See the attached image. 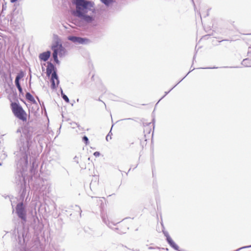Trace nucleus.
Masks as SVG:
<instances>
[{
  "mask_svg": "<svg viewBox=\"0 0 251 251\" xmlns=\"http://www.w3.org/2000/svg\"><path fill=\"white\" fill-rule=\"evenodd\" d=\"M76 6L74 15L86 23H91L94 20L93 16L87 15L86 13L93 7V3L85 0H75Z\"/></svg>",
  "mask_w": 251,
  "mask_h": 251,
  "instance_id": "nucleus-1",
  "label": "nucleus"
},
{
  "mask_svg": "<svg viewBox=\"0 0 251 251\" xmlns=\"http://www.w3.org/2000/svg\"><path fill=\"white\" fill-rule=\"evenodd\" d=\"M10 107L15 117L23 123L27 122L28 115L19 102H12Z\"/></svg>",
  "mask_w": 251,
  "mask_h": 251,
  "instance_id": "nucleus-2",
  "label": "nucleus"
},
{
  "mask_svg": "<svg viewBox=\"0 0 251 251\" xmlns=\"http://www.w3.org/2000/svg\"><path fill=\"white\" fill-rule=\"evenodd\" d=\"M51 49L53 50L52 56L54 61L58 64L59 60L58 59L57 55L62 56L64 55L65 53V50L62 45L61 42L60 40H57L52 45Z\"/></svg>",
  "mask_w": 251,
  "mask_h": 251,
  "instance_id": "nucleus-3",
  "label": "nucleus"
},
{
  "mask_svg": "<svg viewBox=\"0 0 251 251\" xmlns=\"http://www.w3.org/2000/svg\"><path fill=\"white\" fill-rule=\"evenodd\" d=\"M16 212L20 218L24 221H26V211L23 202L17 204L16 207Z\"/></svg>",
  "mask_w": 251,
  "mask_h": 251,
  "instance_id": "nucleus-4",
  "label": "nucleus"
},
{
  "mask_svg": "<svg viewBox=\"0 0 251 251\" xmlns=\"http://www.w3.org/2000/svg\"><path fill=\"white\" fill-rule=\"evenodd\" d=\"M50 82L52 89H55L58 86L59 81L56 72H54L51 75Z\"/></svg>",
  "mask_w": 251,
  "mask_h": 251,
  "instance_id": "nucleus-5",
  "label": "nucleus"
},
{
  "mask_svg": "<svg viewBox=\"0 0 251 251\" xmlns=\"http://www.w3.org/2000/svg\"><path fill=\"white\" fill-rule=\"evenodd\" d=\"M68 40L72 41L74 43H78L79 44H84L89 42V40L86 38H82L75 36H69Z\"/></svg>",
  "mask_w": 251,
  "mask_h": 251,
  "instance_id": "nucleus-6",
  "label": "nucleus"
},
{
  "mask_svg": "<svg viewBox=\"0 0 251 251\" xmlns=\"http://www.w3.org/2000/svg\"><path fill=\"white\" fill-rule=\"evenodd\" d=\"M248 57L244 59L242 62V65L245 67H251V51L248 52Z\"/></svg>",
  "mask_w": 251,
  "mask_h": 251,
  "instance_id": "nucleus-7",
  "label": "nucleus"
},
{
  "mask_svg": "<svg viewBox=\"0 0 251 251\" xmlns=\"http://www.w3.org/2000/svg\"><path fill=\"white\" fill-rule=\"evenodd\" d=\"M24 76V74L23 72H21V73L19 74L16 77L15 79V84L18 89V90L20 93L22 92V88L20 85L19 80L21 78H22Z\"/></svg>",
  "mask_w": 251,
  "mask_h": 251,
  "instance_id": "nucleus-8",
  "label": "nucleus"
},
{
  "mask_svg": "<svg viewBox=\"0 0 251 251\" xmlns=\"http://www.w3.org/2000/svg\"><path fill=\"white\" fill-rule=\"evenodd\" d=\"M117 227V229H119L121 233L126 232V230L128 229V225L123 221L120 223Z\"/></svg>",
  "mask_w": 251,
  "mask_h": 251,
  "instance_id": "nucleus-9",
  "label": "nucleus"
},
{
  "mask_svg": "<svg viewBox=\"0 0 251 251\" xmlns=\"http://www.w3.org/2000/svg\"><path fill=\"white\" fill-rule=\"evenodd\" d=\"M46 71H47V72H46L47 75L48 76H50V75H52V74L54 72H56L55 71V67H54V65L51 63H48Z\"/></svg>",
  "mask_w": 251,
  "mask_h": 251,
  "instance_id": "nucleus-10",
  "label": "nucleus"
},
{
  "mask_svg": "<svg viewBox=\"0 0 251 251\" xmlns=\"http://www.w3.org/2000/svg\"><path fill=\"white\" fill-rule=\"evenodd\" d=\"M50 56V51H47L41 53L39 55V58L41 60L46 61L49 59Z\"/></svg>",
  "mask_w": 251,
  "mask_h": 251,
  "instance_id": "nucleus-11",
  "label": "nucleus"
},
{
  "mask_svg": "<svg viewBox=\"0 0 251 251\" xmlns=\"http://www.w3.org/2000/svg\"><path fill=\"white\" fill-rule=\"evenodd\" d=\"M167 241L171 247L176 250H178V246L175 243L173 240L170 237H168L167 238Z\"/></svg>",
  "mask_w": 251,
  "mask_h": 251,
  "instance_id": "nucleus-12",
  "label": "nucleus"
},
{
  "mask_svg": "<svg viewBox=\"0 0 251 251\" xmlns=\"http://www.w3.org/2000/svg\"><path fill=\"white\" fill-rule=\"evenodd\" d=\"M167 241L171 247L176 250H178V246L175 243L173 240L170 237H168L167 238Z\"/></svg>",
  "mask_w": 251,
  "mask_h": 251,
  "instance_id": "nucleus-13",
  "label": "nucleus"
},
{
  "mask_svg": "<svg viewBox=\"0 0 251 251\" xmlns=\"http://www.w3.org/2000/svg\"><path fill=\"white\" fill-rule=\"evenodd\" d=\"M26 99L30 101H35L33 97L29 93H27L25 95Z\"/></svg>",
  "mask_w": 251,
  "mask_h": 251,
  "instance_id": "nucleus-14",
  "label": "nucleus"
},
{
  "mask_svg": "<svg viewBox=\"0 0 251 251\" xmlns=\"http://www.w3.org/2000/svg\"><path fill=\"white\" fill-rule=\"evenodd\" d=\"M100 1L107 6L109 5L113 2L112 0H100Z\"/></svg>",
  "mask_w": 251,
  "mask_h": 251,
  "instance_id": "nucleus-15",
  "label": "nucleus"
},
{
  "mask_svg": "<svg viewBox=\"0 0 251 251\" xmlns=\"http://www.w3.org/2000/svg\"><path fill=\"white\" fill-rule=\"evenodd\" d=\"M61 94H62V98L63 99V100L67 103L69 102V98H68V97L65 95L63 93V92H62L61 93Z\"/></svg>",
  "mask_w": 251,
  "mask_h": 251,
  "instance_id": "nucleus-16",
  "label": "nucleus"
},
{
  "mask_svg": "<svg viewBox=\"0 0 251 251\" xmlns=\"http://www.w3.org/2000/svg\"><path fill=\"white\" fill-rule=\"evenodd\" d=\"M83 140L85 142L86 145H87L88 143V139L86 136H84L83 137Z\"/></svg>",
  "mask_w": 251,
  "mask_h": 251,
  "instance_id": "nucleus-17",
  "label": "nucleus"
},
{
  "mask_svg": "<svg viewBox=\"0 0 251 251\" xmlns=\"http://www.w3.org/2000/svg\"><path fill=\"white\" fill-rule=\"evenodd\" d=\"M100 152H98V151H96V152H95L94 153V155L95 156H96V157L99 156L100 155Z\"/></svg>",
  "mask_w": 251,
  "mask_h": 251,
  "instance_id": "nucleus-18",
  "label": "nucleus"
},
{
  "mask_svg": "<svg viewBox=\"0 0 251 251\" xmlns=\"http://www.w3.org/2000/svg\"><path fill=\"white\" fill-rule=\"evenodd\" d=\"M10 0L11 2L14 3V2H15L16 1H17L18 0Z\"/></svg>",
  "mask_w": 251,
  "mask_h": 251,
  "instance_id": "nucleus-19",
  "label": "nucleus"
},
{
  "mask_svg": "<svg viewBox=\"0 0 251 251\" xmlns=\"http://www.w3.org/2000/svg\"><path fill=\"white\" fill-rule=\"evenodd\" d=\"M94 77H95V75H93L92 76V78H92V80H95Z\"/></svg>",
  "mask_w": 251,
  "mask_h": 251,
  "instance_id": "nucleus-20",
  "label": "nucleus"
},
{
  "mask_svg": "<svg viewBox=\"0 0 251 251\" xmlns=\"http://www.w3.org/2000/svg\"><path fill=\"white\" fill-rule=\"evenodd\" d=\"M249 35H251V34H249Z\"/></svg>",
  "mask_w": 251,
  "mask_h": 251,
  "instance_id": "nucleus-21",
  "label": "nucleus"
}]
</instances>
